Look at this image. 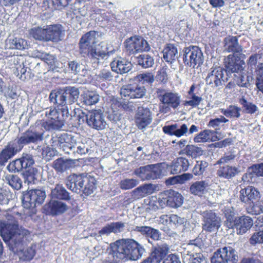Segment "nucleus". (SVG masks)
I'll return each mask as SVG.
<instances>
[{
  "label": "nucleus",
  "mask_w": 263,
  "mask_h": 263,
  "mask_svg": "<svg viewBox=\"0 0 263 263\" xmlns=\"http://www.w3.org/2000/svg\"><path fill=\"white\" fill-rule=\"evenodd\" d=\"M139 183V181L136 179H125L121 181L120 186L122 189L127 190L135 187Z\"/></svg>",
  "instance_id": "nucleus-51"
},
{
  "label": "nucleus",
  "mask_w": 263,
  "mask_h": 263,
  "mask_svg": "<svg viewBox=\"0 0 263 263\" xmlns=\"http://www.w3.org/2000/svg\"><path fill=\"white\" fill-rule=\"evenodd\" d=\"M137 63L143 68H147L153 65L154 60L152 56L144 54L140 55L137 58Z\"/></svg>",
  "instance_id": "nucleus-44"
},
{
  "label": "nucleus",
  "mask_w": 263,
  "mask_h": 263,
  "mask_svg": "<svg viewBox=\"0 0 263 263\" xmlns=\"http://www.w3.org/2000/svg\"><path fill=\"white\" fill-rule=\"evenodd\" d=\"M229 122V120L224 117L220 116L219 118L211 119L208 124V126L212 127L215 130L217 129L221 123H226Z\"/></svg>",
  "instance_id": "nucleus-56"
},
{
  "label": "nucleus",
  "mask_w": 263,
  "mask_h": 263,
  "mask_svg": "<svg viewBox=\"0 0 263 263\" xmlns=\"http://www.w3.org/2000/svg\"><path fill=\"white\" fill-rule=\"evenodd\" d=\"M93 181V179L91 178L90 180L88 178L87 181L84 182L83 187L81 191H83L85 195H89L93 192L94 190L96 189Z\"/></svg>",
  "instance_id": "nucleus-54"
},
{
  "label": "nucleus",
  "mask_w": 263,
  "mask_h": 263,
  "mask_svg": "<svg viewBox=\"0 0 263 263\" xmlns=\"http://www.w3.org/2000/svg\"><path fill=\"white\" fill-rule=\"evenodd\" d=\"M99 100V96L93 91H87L83 95V101L87 105H92Z\"/></svg>",
  "instance_id": "nucleus-43"
},
{
  "label": "nucleus",
  "mask_w": 263,
  "mask_h": 263,
  "mask_svg": "<svg viewBox=\"0 0 263 263\" xmlns=\"http://www.w3.org/2000/svg\"><path fill=\"white\" fill-rule=\"evenodd\" d=\"M162 192L159 194L158 196H153L149 197L147 203V209L154 211L163 209L165 206V198H164Z\"/></svg>",
  "instance_id": "nucleus-34"
},
{
  "label": "nucleus",
  "mask_w": 263,
  "mask_h": 263,
  "mask_svg": "<svg viewBox=\"0 0 263 263\" xmlns=\"http://www.w3.org/2000/svg\"><path fill=\"white\" fill-rule=\"evenodd\" d=\"M67 95H68V100L70 104L75 102L79 96L78 88L74 87H67Z\"/></svg>",
  "instance_id": "nucleus-53"
},
{
  "label": "nucleus",
  "mask_w": 263,
  "mask_h": 263,
  "mask_svg": "<svg viewBox=\"0 0 263 263\" xmlns=\"http://www.w3.org/2000/svg\"><path fill=\"white\" fill-rule=\"evenodd\" d=\"M241 108L236 105H230L227 109H222L221 112L227 117L239 118L240 116Z\"/></svg>",
  "instance_id": "nucleus-42"
},
{
  "label": "nucleus",
  "mask_w": 263,
  "mask_h": 263,
  "mask_svg": "<svg viewBox=\"0 0 263 263\" xmlns=\"http://www.w3.org/2000/svg\"><path fill=\"white\" fill-rule=\"evenodd\" d=\"M87 180L88 177L86 176L73 174L67 178V187L73 192L79 193Z\"/></svg>",
  "instance_id": "nucleus-21"
},
{
  "label": "nucleus",
  "mask_w": 263,
  "mask_h": 263,
  "mask_svg": "<svg viewBox=\"0 0 263 263\" xmlns=\"http://www.w3.org/2000/svg\"><path fill=\"white\" fill-rule=\"evenodd\" d=\"M165 198V206L177 208L180 206L183 201L182 196L179 193L172 190H166L163 192Z\"/></svg>",
  "instance_id": "nucleus-25"
},
{
  "label": "nucleus",
  "mask_w": 263,
  "mask_h": 263,
  "mask_svg": "<svg viewBox=\"0 0 263 263\" xmlns=\"http://www.w3.org/2000/svg\"><path fill=\"white\" fill-rule=\"evenodd\" d=\"M137 78L142 83L152 84L154 82L155 78L152 73L147 72L139 74Z\"/></svg>",
  "instance_id": "nucleus-58"
},
{
  "label": "nucleus",
  "mask_w": 263,
  "mask_h": 263,
  "mask_svg": "<svg viewBox=\"0 0 263 263\" xmlns=\"http://www.w3.org/2000/svg\"><path fill=\"white\" fill-rule=\"evenodd\" d=\"M98 79L105 81H111L113 79L111 72L108 69H103L100 70L97 76Z\"/></svg>",
  "instance_id": "nucleus-60"
},
{
  "label": "nucleus",
  "mask_w": 263,
  "mask_h": 263,
  "mask_svg": "<svg viewBox=\"0 0 263 263\" xmlns=\"http://www.w3.org/2000/svg\"><path fill=\"white\" fill-rule=\"evenodd\" d=\"M253 224V220L249 216L243 215L237 217L235 218L233 222H231L229 228H235L237 234L242 235L245 234L251 229Z\"/></svg>",
  "instance_id": "nucleus-17"
},
{
  "label": "nucleus",
  "mask_w": 263,
  "mask_h": 263,
  "mask_svg": "<svg viewBox=\"0 0 263 263\" xmlns=\"http://www.w3.org/2000/svg\"><path fill=\"white\" fill-rule=\"evenodd\" d=\"M183 61L190 67L195 68L201 65L203 62V53L197 46H190L183 50Z\"/></svg>",
  "instance_id": "nucleus-9"
},
{
  "label": "nucleus",
  "mask_w": 263,
  "mask_h": 263,
  "mask_svg": "<svg viewBox=\"0 0 263 263\" xmlns=\"http://www.w3.org/2000/svg\"><path fill=\"white\" fill-rule=\"evenodd\" d=\"M7 221L0 223L1 235L3 240L8 243L10 250L18 253L24 259L30 260L35 254L34 247L31 246L24 249V238L28 234L25 229H20L16 217L7 213Z\"/></svg>",
  "instance_id": "nucleus-1"
},
{
  "label": "nucleus",
  "mask_w": 263,
  "mask_h": 263,
  "mask_svg": "<svg viewBox=\"0 0 263 263\" xmlns=\"http://www.w3.org/2000/svg\"><path fill=\"white\" fill-rule=\"evenodd\" d=\"M7 169L10 172H18L22 170L23 167L20 158L10 162L7 166Z\"/></svg>",
  "instance_id": "nucleus-57"
},
{
  "label": "nucleus",
  "mask_w": 263,
  "mask_h": 263,
  "mask_svg": "<svg viewBox=\"0 0 263 263\" xmlns=\"http://www.w3.org/2000/svg\"><path fill=\"white\" fill-rule=\"evenodd\" d=\"M188 126L185 124L179 125L176 124V128L175 130V136L181 137L186 134H187Z\"/></svg>",
  "instance_id": "nucleus-63"
},
{
  "label": "nucleus",
  "mask_w": 263,
  "mask_h": 263,
  "mask_svg": "<svg viewBox=\"0 0 263 263\" xmlns=\"http://www.w3.org/2000/svg\"><path fill=\"white\" fill-rule=\"evenodd\" d=\"M116 107L119 108H123L126 110H133L135 109V106H134L132 103H122L117 101H114L111 105V112H109L108 118L113 122H117L121 119V115L117 110H116Z\"/></svg>",
  "instance_id": "nucleus-27"
},
{
  "label": "nucleus",
  "mask_w": 263,
  "mask_h": 263,
  "mask_svg": "<svg viewBox=\"0 0 263 263\" xmlns=\"http://www.w3.org/2000/svg\"><path fill=\"white\" fill-rule=\"evenodd\" d=\"M225 72V70L220 67L211 68L205 78L206 84L212 88L222 86Z\"/></svg>",
  "instance_id": "nucleus-14"
},
{
  "label": "nucleus",
  "mask_w": 263,
  "mask_h": 263,
  "mask_svg": "<svg viewBox=\"0 0 263 263\" xmlns=\"http://www.w3.org/2000/svg\"><path fill=\"white\" fill-rule=\"evenodd\" d=\"M208 166V163L205 161H197L193 168V173L195 176L202 175L205 171V168Z\"/></svg>",
  "instance_id": "nucleus-47"
},
{
  "label": "nucleus",
  "mask_w": 263,
  "mask_h": 263,
  "mask_svg": "<svg viewBox=\"0 0 263 263\" xmlns=\"http://www.w3.org/2000/svg\"><path fill=\"white\" fill-rule=\"evenodd\" d=\"M238 260L237 253L231 247L218 249L211 258V263H237Z\"/></svg>",
  "instance_id": "nucleus-8"
},
{
  "label": "nucleus",
  "mask_w": 263,
  "mask_h": 263,
  "mask_svg": "<svg viewBox=\"0 0 263 263\" xmlns=\"http://www.w3.org/2000/svg\"><path fill=\"white\" fill-rule=\"evenodd\" d=\"M66 200L51 199L50 201L44 205V212L47 215H57L61 214L66 211Z\"/></svg>",
  "instance_id": "nucleus-19"
},
{
  "label": "nucleus",
  "mask_w": 263,
  "mask_h": 263,
  "mask_svg": "<svg viewBox=\"0 0 263 263\" xmlns=\"http://www.w3.org/2000/svg\"><path fill=\"white\" fill-rule=\"evenodd\" d=\"M63 27L60 24L47 25L31 29L29 33L35 40L57 42L61 40Z\"/></svg>",
  "instance_id": "nucleus-4"
},
{
  "label": "nucleus",
  "mask_w": 263,
  "mask_h": 263,
  "mask_svg": "<svg viewBox=\"0 0 263 263\" xmlns=\"http://www.w3.org/2000/svg\"><path fill=\"white\" fill-rule=\"evenodd\" d=\"M191 163L185 157H180L174 160L170 167V171L172 174H180L188 170Z\"/></svg>",
  "instance_id": "nucleus-28"
},
{
  "label": "nucleus",
  "mask_w": 263,
  "mask_h": 263,
  "mask_svg": "<svg viewBox=\"0 0 263 263\" xmlns=\"http://www.w3.org/2000/svg\"><path fill=\"white\" fill-rule=\"evenodd\" d=\"M3 180L15 190H19L22 186V180L17 175L5 174L3 177Z\"/></svg>",
  "instance_id": "nucleus-38"
},
{
  "label": "nucleus",
  "mask_w": 263,
  "mask_h": 263,
  "mask_svg": "<svg viewBox=\"0 0 263 263\" xmlns=\"http://www.w3.org/2000/svg\"><path fill=\"white\" fill-rule=\"evenodd\" d=\"M107 44L101 42L88 50V55L93 65L96 68L102 62L107 54Z\"/></svg>",
  "instance_id": "nucleus-13"
},
{
  "label": "nucleus",
  "mask_w": 263,
  "mask_h": 263,
  "mask_svg": "<svg viewBox=\"0 0 263 263\" xmlns=\"http://www.w3.org/2000/svg\"><path fill=\"white\" fill-rule=\"evenodd\" d=\"M78 205L75 201L70 200L67 193V213L72 217L78 213Z\"/></svg>",
  "instance_id": "nucleus-50"
},
{
  "label": "nucleus",
  "mask_w": 263,
  "mask_h": 263,
  "mask_svg": "<svg viewBox=\"0 0 263 263\" xmlns=\"http://www.w3.org/2000/svg\"><path fill=\"white\" fill-rule=\"evenodd\" d=\"M46 198V193L40 190H32L24 195L22 203L24 208L29 209L42 204Z\"/></svg>",
  "instance_id": "nucleus-12"
},
{
  "label": "nucleus",
  "mask_w": 263,
  "mask_h": 263,
  "mask_svg": "<svg viewBox=\"0 0 263 263\" xmlns=\"http://www.w3.org/2000/svg\"><path fill=\"white\" fill-rule=\"evenodd\" d=\"M49 99L53 103H57L60 105H65L66 97L64 95V93L62 94L60 92H52L49 96Z\"/></svg>",
  "instance_id": "nucleus-55"
},
{
  "label": "nucleus",
  "mask_w": 263,
  "mask_h": 263,
  "mask_svg": "<svg viewBox=\"0 0 263 263\" xmlns=\"http://www.w3.org/2000/svg\"><path fill=\"white\" fill-rule=\"evenodd\" d=\"M162 105L160 106V111L166 114L171 111V108H177L180 104V96L178 93L171 91H162L159 95Z\"/></svg>",
  "instance_id": "nucleus-6"
},
{
  "label": "nucleus",
  "mask_w": 263,
  "mask_h": 263,
  "mask_svg": "<svg viewBox=\"0 0 263 263\" xmlns=\"http://www.w3.org/2000/svg\"><path fill=\"white\" fill-rule=\"evenodd\" d=\"M79 135L75 133H67V148L69 151L67 152L68 155L75 156L78 154H85L89 151V146L86 139L79 141Z\"/></svg>",
  "instance_id": "nucleus-5"
},
{
  "label": "nucleus",
  "mask_w": 263,
  "mask_h": 263,
  "mask_svg": "<svg viewBox=\"0 0 263 263\" xmlns=\"http://www.w3.org/2000/svg\"><path fill=\"white\" fill-rule=\"evenodd\" d=\"M187 98L189 100L185 101L183 105L185 106H191L192 108L197 107L202 101V97L197 96L196 93L188 95Z\"/></svg>",
  "instance_id": "nucleus-46"
},
{
  "label": "nucleus",
  "mask_w": 263,
  "mask_h": 263,
  "mask_svg": "<svg viewBox=\"0 0 263 263\" xmlns=\"http://www.w3.org/2000/svg\"><path fill=\"white\" fill-rule=\"evenodd\" d=\"M159 190L158 184H144L134 189L132 192V196L135 199H140Z\"/></svg>",
  "instance_id": "nucleus-22"
},
{
  "label": "nucleus",
  "mask_w": 263,
  "mask_h": 263,
  "mask_svg": "<svg viewBox=\"0 0 263 263\" xmlns=\"http://www.w3.org/2000/svg\"><path fill=\"white\" fill-rule=\"evenodd\" d=\"M236 157L234 153L230 152L225 154L223 157L220 158L216 162V164L228 163L233 161Z\"/></svg>",
  "instance_id": "nucleus-62"
},
{
  "label": "nucleus",
  "mask_w": 263,
  "mask_h": 263,
  "mask_svg": "<svg viewBox=\"0 0 263 263\" xmlns=\"http://www.w3.org/2000/svg\"><path fill=\"white\" fill-rule=\"evenodd\" d=\"M7 46L12 49L23 50L28 47L27 42L22 38L15 37L8 40Z\"/></svg>",
  "instance_id": "nucleus-40"
},
{
  "label": "nucleus",
  "mask_w": 263,
  "mask_h": 263,
  "mask_svg": "<svg viewBox=\"0 0 263 263\" xmlns=\"http://www.w3.org/2000/svg\"><path fill=\"white\" fill-rule=\"evenodd\" d=\"M238 102L247 114L252 115L258 112V107L255 104L248 101L245 96H242L238 99Z\"/></svg>",
  "instance_id": "nucleus-36"
},
{
  "label": "nucleus",
  "mask_w": 263,
  "mask_h": 263,
  "mask_svg": "<svg viewBox=\"0 0 263 263\" xmlns=\"http://www.w3.org/2000/svg\"><path fill=\"white\" fill-rule=\"evenodd\" d=\"M203 245V241L201 238L197 237L195 239L190 240L187 245L189 248L191 249L194 248V249L197 251L200 249L201 247Z\"/></svg>",
  "instance_id": "nucleus-61"
},
{
  "label": "nucleus",
  "mask_w": 263,
  "mask_h": 263,
  "mask_svg": "<svg viewBox=\"0 0 263 263\" xmlns=\"http://www.w3.org/2000/svg\"><path fill=\"white\" fill-rule=\"evenodd\" d=\"M223 213L224 214L227 219L228 223H227V226L231 223L233 222L235 218V212L234 209L231 206H226L222 209Z\"/></svg>",
  "instance_id": "nucleus-52"
},
{
  "label": "nucleus",
  "mask_w": 263,
  "mask_h": 263,
  "mask_svg": "<svg viewBox=\"0 0 263 263\" xmlns=\"http://www.w3.org/2000/svg\"><path fill=\"white\" fill-rule=\"evenodd\" d=\"M249 242L252 245L263 243V231L254 233L250 238Z\"/></svg>",
  "instance_id": "nucleus-59"
},
{
  "label": "nucleus",
  "mask_w": 263,
  "mask_h": 263,
  "mask_svg": "<svg viewBox=\"0 0 263 263\" xmlns=\"http://www.w3.org/2000/svg\"><path fill=\"white\" fill-rule=\"evenodd\" d=\"M260 197V193L257 189L248 186L242 189L239 192V200L246 203H251Z\"/></svg>",
  "instance_id": "nucleus-26"
},
{
  "label": "nucleus",
  "mask_w": 263,
  "mask_h": 263,
  "mask_svg": "<svg viewBox=\"0 0 263 263\" xmlns=\"http://www.w3.org/2000/svg\"><path fill=\"white\" fill-rule=\"evenodd\" d=\"M113 257L116 259L137 260L145 253V249L132 239H122L110 244Z\"/></svg>",
  "instance_id": "nucleus-2"
},
{
  "label": "nucleus",
  "mask_w": 263,
  "mask_h": 263,
  "mask_svg": "<svg viewBox=\"0 0 263 263\" xmlns=\"http://www.w3.org/2000/svg\"><path fill=\"white\" fill-rule=\"evenodd\" d=\"M215 133L214 130L205 129L195 136L194 140L195 142L198 143L206 142L211 139L212 136Z\"/></svg>",
  "instance_id": "nucleus-45"
},
{
  "label": "nucleus",
  "mask_w": 263,
  "mask_h": 263,
  "mask_svg": "<svg viewBox=\"0 0 263 263\" xmlns=\"http://www.w3.org/2000/svg\"><path fill=\"white\" fill-rule=\"evenodd\" d=\"M163 54L166 62L172 63L178 58L177 48L173 44H167L163 50Z\"/></svg>",
  "instance_id": "nucleus-35"
},
{
  "label": "nucleus",
  "mask_w": 263,
  "mask_h": 263,
  "mask_svg": "<svg viewBox=\"0 0 263 263\" xmlns=\"http://www.w3.org/2000/svg\"><path fill=\"white\" fill-rule=\"evenodd\" d=\"M20 57L17 55L11 57V61L14 63V74L19 78L20 79L24 81L26 79L27 68L25 67L23 62L21 60Z\"/></svg>",
  "instance_id": "nucleus-33"
},
{
  "label": "nucleus",
  "mask_w": 263,
  "mask_h": 263,
  "mask_svg": "<svg viewBox=\"0 0 263 263\" xmlns=\"http://www.w3.org/2000/svg\"><path fill=\"white\" fill-rule=\"evenodd\" d=\"M56 154V151L49 146H45L43 148L42 155L47 160H49Z\"/></svg>",
  "instance_id": "nucleus-64"
},
{
  "label": "nucleus",
  "mask_w": 263,
  "mask_h": 263,
  "mask_svg": "<svg viewBox=\"0 0 263 263\" xmlns=\"http://www.w3.org/2000/svg\"><path fill=\"white\" fill-rule=\"evenodd\" d=\"M43 139V133L30 128L22 133L18 140H15V142L18 143L19 146L21 147L22 149L25 145L30 143H36Z\"/></svg>",
  "instance_id": "nucleus-16"
},
{
  "label": "nucleus",
  "mask_w": 263,
  "mask_h": 263,
  "mask_svg": "<svg viewBox=\"0 0 263 263\" xmlns=\"http://www.w3.org/2000/svg\"><path fill=\"white\" fill-rule=\"evenodd\" d=\"M261 56L259 54H252L247 60V66L248 68L253 71V70H256L257 68V61L260 59Z\"/></svg>",
  "instance_id": "nucleus-48"
},
{
  "label": "nucleus",
  "mask_w": 263,
  "mask_h": 263,
  "mask_svg": "<svg viewBox=\"0 0 263 263\" xmlns=\"http://www.w3.org/2000/svg\"><path fill=\"white\" fill-rule=\"evenodd\" d=\"M110 66L112 71L121 74L127 73L132 68L131 63L123 59L113 61L110 63Z\"/></svg>",
  "instance_id": "nucleus-30"
},
{
  "label": "nucleus",
  "mask_w": 263,
  "mask_h": 263,
  "mask_svg": "<svg viewBox=\"0 0 263 263\" xmlns=\"http://www.w3.org/2000/svg\"><path fill=\"white\" fill-rule=\"evenodd\" d=\"M235 54H229L226 61V67L227 69L232 72H239L243 70L245 67V62L243 60L245 57H238Z\"/></svg>",
  "instance_id": "nucleus-23"
},
{
  "label": "nucleus",
  "mask_w": 263,
  "mask_h": 263,
  "mask_svg": "<svg viewBox=\"0 0 263 263\" xmlns=\"http://www.w3.org/2000/svg\"><path fill=\"white\" fill-rule=\"evenodd\" d=\"M162 173V164L160 163L147 165L135 171V174L143 181L158 178Z\"/></svg>",
  "instance_id": "nucleus-10"
},
{
  "label": "nucleus",
  "mask_w": 263,
  "mask_h": 263,
  "mask_svg": "<svg viewBox=\"0 0 263 263\" xmlns=\"http://www.w3.org/2000/svg\"><path fill=\"white\" fill-rule=\"evenodd\" d=\"M208 186L209 183L206 181H198L191 185L190 191L192 194L201 196L205 193Z\"/></svg>",
  "instance_id": "nucleus-37"
},
{
  "label": "nucleus",
  "mask_w": 263,
  "mask_h": 263,
  "mask_svg": "<svg viewBox=\"0 0 263 263\" xmlns=\"http://www.w3.org/2000/svg\"><path fill=\"white\" fill-rule=\"evenodd\" d=\"M199 213L202 216V229L208 232L218 231L221 224L220 217L212 210L200 211Z\"/></svg>",
  "instance_id": "nucleus-7"
},
{
  "label": "nucleus",
  "mask_w": 263,
  "mask_h": 263,
  "mask_svg": "<svg viewBox=\"0 0 263 263\" xmlns=\"http://www.w3.org/2000/svg\"><path fill=\"white\" fill-rule=\"evenodd\" d=\"M85 119L87 125L92 128L99 130L104 129L106 127V122L101 111L95 110L85 115L79 109H74L73 115H70L68 121L69 126L71 125L73 128H76Z\"/></svg>",
  "instance_id": "nucleus-3"
},
{
  "label": "nucleus",
  "mask_w": 263,
  "mask_h": 263,
  "mask_svg": "<svg viewBox=\"0 0 263 263\" xmlns=\"http://www.w3.org/2000/svg\"><path fill=\"white\" fill-rule=\"evenodd\" d=\"M145 92L144 86L139 85L123 86L120 91L121 96L130 98H141L145 95Z\"/></svg>",
  "instance_id": "nucleus-24"
},
{
  "label": "nucleus",
  "mask_w": 263,
  "mask_h": 263,
  "mask_svg": "<svg viewBox=\"0 0 263 263\" xmlns=\"http://www.w3.org/2000/svg\"><path fill=\"white\" fill-rule=\"evenodd\" d=\"M224 51L228 52H232L231 54H235L238 57H245V54L242 53L243 47L240 45L238 41L237 36H228L223 40Z\"/></svg>",
  "instance_id": "nucleus-18"
},
{
  "label": "nucleus",
  "mask_w": 263,
  "mask_h": 263,
  "mask_svg": "<svg viewBox=\"0 0 263 263\" xmlns=\"http://www.w3.org/2000/svg\"><path fill=\"white\" fill-rule=\"evenodd\" d=\"M97 35L98 32L90 31L82 37L80 42V47L82 52H85L86 50H89L95 46Z\"/></svg>",
  "instance_id": "nucleus-29"
},
{
  "label": "nucleus",
  "mask_w": 263,
  "mask_h": 263,
  "mask_svg": "<svg viewBox=\"0 0 263 263\" xmlns=\"http://www.w3.org/2000/svg\"><path fill=\"white\" fill-rule=\"evenodd\" d=\"M240 172L238 167L226 165L219 167L216 172V175L220 178L230 179L235 177Z\"/></svg>",
  "instance_id": "nucleus-31"
},
{
  "label": "nucleus",
  "mask_w": 263,
  "mask_h": 263,
  "mask_svg": "<svg viewBox=\"0 0 263 263\" xmlns=\"http://www.w3.org/2000/svg\"><path fill=\"white\" fill-rule=\"evenodd\" d=\"M21 150L15 140L8 143L0 153V166L4 165L9 159L14 156Z\"/></svg>",
  "instance_id": "nucleus-20"
},
{
  "label": "nucleus",
  "mask_w": 263,
  "mask_h": 263,
  "mask_svg": "<svg viewBox=\"0 0 263 263\" xmlns=\"http://www.w3.org/2000/svg\"><path fill=\"white\" fill-rule=\"evenodd\" d=\"M182 154H185L187 156L195 159L202 156L203 154V151L200 147L193 145H188L183 151H180L179 153V155Z\"/></svg>",
  "instance_id": "nucleus-39"
},
{
  "label": "nucleus",
  "mask_w": 263,
  "mask_h": 263,
  "mask_svg": "<svg viewBox=\"0 0 263 263\" xmlns=\"http://www.w3.org/2000/svg\"><path fill=\"white\" fill-rule=\"evenodd\" d=\"M51 199L66 200V189L62 184H57L51 190Z\"/></svg>",
  "instance_id": "nucleus-41"
},
{
  "label": "nucleus",
  "mask_w": 263,
  "mask_h": 263,
  "mask_svg": "<svg viewBox=\"0 0 263 263\" xmlns=\"http://www.w3.org/2000/svg\"><path fill=\"white\" fill-rule=\"evenodd\" d=\"M125 223L122 222H111L104 226L99 232L100 236L102 235H108L111 233H120L124 231L125 229Z\"/></svg>",
  "instance_id": "nucleus-32"
},
{
  "label": "nucleus",
  "mask_w": 263,
  "mask_h": 263,
  "mask_svg": "<svg viewBox=\"0 0 263 263\" xmlns=\"http://www.w3.org/2000/svg\"><path fill=\"white\" fill-rule=\"evenodd\" d=\"M135 119L138 128L144 130L152 123V112L148 108L138 107Z\"/></svg>",
  "instance_id": "nucleus-15"
},
{
  "label": "nucleus",
  "mask_w": 263,
  "mask_h": 263,
  "mask_svg": "<svg viewBox=\"0 0 263 263\" xmlns=\"http://www.w3.org/2000/svg\"><path fill=\"white\" fill-rule=\"evenodd\" d=\"M169 248L166 243H161L155 247V250L153 252V253L156 255V256L160 257V260L162 258L164 257L166 254L168 253Z\"/></svg>",
  "instance_id": "nucleus-49"
},
{
  "label": "nucleus",
  "mask_w": 263,
  "mask_h": 263,
  "mask_svg": "<svg viewBox=\"0 0 263 263\" xmlns=\"http://www.w3.org/2000/svg\"><path fill=\"white\" fill-rule=\"evenodd\" d=\"M125 46L130 54L147 51L150 49L147 42L142 37L137 36H133L126 40Z\"/></svg>",
  "instance_id": "nucleus-11"
}]
</instances>
